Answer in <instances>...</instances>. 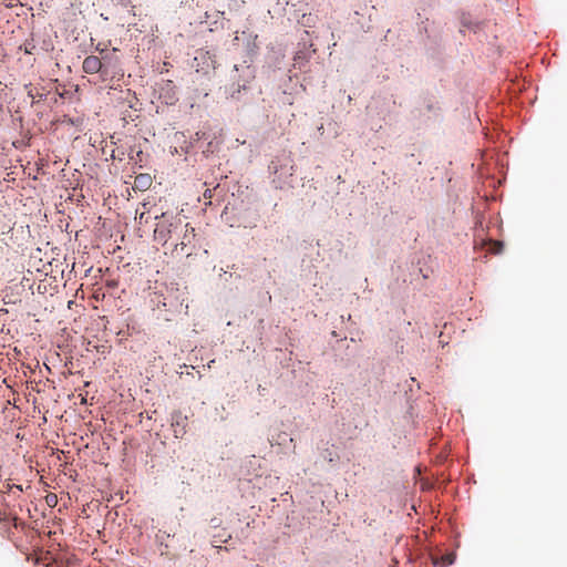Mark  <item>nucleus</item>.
Here are the masks:
<instances>
[{
	"label": "nucleus",
	"mask_w": 567,
	"mask_h": 567,
	"mask_svg": "<svg viewBox=\"0 0 567 567\" xmlns=\"http://www.w3.org/2000/svg\"><path fill=\"white\" fill-rule=\"evenodd\" d=\"M453 560H454V558H453V556H452V555H446V556L444 557V563H445L446 565H451V564H453Z\"/></svg>",
	"instance_id": "8"
},
{
	"label": "nucleus",
	"mask_w": 567,
	"mask_h": 567,
	"mask_svg": "<svg viewBox=\"0 0 567 567\" xmlns=\"http://www.w3.org/2000/svg\"><path fill=\"white\" fill-rule=\"evenodd\" d=\"M186 420V416H183L181 413L174 415V422L172 425L175 427L174 432L176 437L183 436L185 434Z\"/></svg>",
	"instance_id": "2"
},
{
	"label": "nucleus",
	"mask_w": 567,
	"mask_h": 567,
	"mask_svg": "<svg viewBox=\"0 0 567 567\" xmlns=\"http://www.w3.org/2000/svg\"><path fill=\"white\" fill-rule=\"evenodd\" d=\"M152 184V178L148 174H140L134 179V188L146 190Z\"/></svg>",
	"instance_id": "3"
},
{
	"label": "nucleus",
	"mask_w": 567,
	"mask_h": 567,
	"mask_svg": "<svg viewBox=\"0 0 567 567\" xmlns=\"http://www.w3.org/2000/svg\"><path fill=\"white\" fill-rule=\"evenodd\" d=\"M47 503L49 505H52V504H55L56 503V495L54 494H50L47 496Z\"/></svg>",
	"instance_id": "7"
},
{
	"label": "nucleus",
	"mask_w": 567,
	"mask_h": 567,
	"mask_svg": "<svg viewBox=\"0 0 567 567\" xmlns=\"http://www.w3.org/2000/svg\"><path fill=\"white\" fill-rule=\"evenodd\" d=\"M194 237H195V228L190 227L188 224H186L183 240L177 246H181L183 249L187 244H189L192 241V239Z\"/></svg>",
	"instance_id": "4"
},
{
	"label": "nucleus",
	"mask_w": 567,
	"mask_h": 567,
	"mask_svg": "<svg viewBox=\"0 0 567 567\" xmlns=\"http://www.w3.org/2000/svg\"><path fill=\"white\" fill-rule=\"evenodd\" d=\"M228 538H230V535H229L227 538H225V539H223V538L220 537V542L227 543Z\"/></svg>",
	"instance_id": "9"
},
{
	"label": "nucleus",
	"mask_w": 567,
	"mask_h": 567,
	"mask_svg": "<svg viewBox=\"0 0 567 567\" xmlns=\"http://www.w3.org/2000/svg\"><path fill=\"white\" fill-rule=\"evenodd\" d=\"M461 25H462L461 31H463L464 29H473V23L471 21V17L468 14L463 13L461 16Z\"/></svg>",
	"instance_id": "6"
},
{
	"label": "nucleus",
	"mask_w": 567,
	"mask_h": 567,
	"mask_svg": "<svg viewBox=\"0 0 567 567\" xmlns=\"http://www.w3.org/2000/svg\"><path fill=\"white\" fill-rule=\"evenodd\" d=\"M488 251L492 254H499L503 250V243L501 241H488Z\"/></svg>",
	"instance_id": "5"
},
{
	"label": "nucleus",
	"mask_w": 567,
	"mask_h": 567,
	"mask_svg": "<svg viewBox=\"0 0 567 567\" xmlns=\"http://www.w3.org/2000/svg\"><path fill=\"white\" fill-rule=\"evenodd\" d=\"M144 215H145V213L140 214V220H142L144 218Z\"/></svg>",
	"instance_id": "10"
},
{
	"label": "nucleus",
	"mask_w": 567,
	"mask_h": 567,
	"mask_svg": "<svg viewBox=\"0 0 567 567\" xmlns=\"http://www.w3.org/2000/svg\"><path fill=\"white\" fill-rule=\"evenodd\" d=\"M103 60L104 62L96 55H87L83 60L82 69L87 74L101 73V75L105 78L109 75L107 56H104Z\"/></svg>",
	"instance_id": "1"
}]
</instances>
